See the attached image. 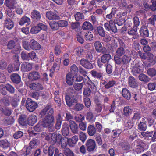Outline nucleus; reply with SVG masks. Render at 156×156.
<instances>
[{
  "mask_svg": "<svg viewBox=\"0 0 156 156\" xmlns=\"http://www.w3.org/2000/svg\"><path fill=\"white\" fill-rule=\"evenodd\" d=\"M44 118L41 122V124L44 127H51L54 123V117L52 115L44 116Z\"/></svg>",
  "mask_w": 156,
  "mask_h": 156,
  "instance_id": "obj_1",
  "label": "nucleus"
},
{
  "mask_svg": "<svg viewBox=\"0 0 156 156\" xmlns=\"http://www.w3.org/2000/svg\"><path fill=\"white\" fill-rule=\"evenodd\" d=\"M26 106L28 110L32 112L37 108L38 105L36 102L32 101L30 99L28 98L26 101Z\"/></svg>",
  "mask_w": 156,
  "mask_h": 156,
  "instance_id": "obj_2",
  "label": "nucleus"
},
{
  "mask_svg": "<svg viewBox=\"0 0 156 156\" xmlns=\"http://www.w3.org/2000/svg\"><path fill=\"white\" fill-rule=\"evenodd\" d=\"M53 112V110L51 107L50 106H47L41 112L40 115L41 117H44L50 115H52Z\"/></svg>",
  "mask_w": 156,
  "mask_h": 156,
  "instance_id": "obj_3",
  "label": "nucleus"
},
{
  "mask_svg": "<svg viewBox=\"0 0 156 156\" xmlns=\"http://www.w3.org/2000/svg\"><path fill=\"white\" fill-rule=\"evenodd\" d=\"M86 145L87 151L89 152L94 151L96 146L95 141L91 139H88L87 141Z\"/></svg>",
  "mask_w": 156,
  "mask_h": 156,
  "instance_id": "obj_4",
  "label": "nucleus"
},
{
  "mask_svg": "<svg viewBox=\"0 0 156 156\" xmlns=\"http://www.w3.org/2000/svg\"><path fill=\"white\" fill-rule=\"evenodd\" d=\"M89 61L84 58L82 59L80 61V64L85 68H92L95 67V65L91 63Z\"/></svg>",
  "mask_w": 156,
  "mask_h": 156,
  "instance_id": "obj_5",
  "label": "nucleus"
},
{
  "mask_svg": "<svg viewBox=\"0 0 156 156\" xmlns=\"http://www.w3.org/2000/svg\"><path fill=\"white\" fill-rule=\"evenodd\" d=\"M69 125L72 132L74 134H77L78 132V125L73 121H69Z\"/></svg>",
  "mask_w": 156,
  "mask_h": 156,
  "instance_id": "obj_6",
  "label": "nucleus"
},
{
  "mask_svg": "<svg viewBox=\"0 0 156 156\" xmlns=\"http://www.w3.org/2000/svg\"><path fill=\"white\" fill-rule=\"evenodd\" d=\"M128 83L129 86L133 88L137 87L138 85L136 80L132 76L129 78Z\"/></svg>",
  "mask_w": 156,
  "mask_h": 156,
  "instance_id": "obj_7",
  "label": "nucleus"
},
{
  "mask_svg": "<svg viewBox=\"0 0 156 156\" xmlns=\"http://www.w3.org/2000/svg\"><path fill=\"white\" fill-rule=\"evenodd\" d=\"M29 87L31 89L35 90H40L43 89L41 84L39 83H33L29 85Z\"/></svg>",
  "mask_w": 156,
  "mask_h": 156,
  "instance_id": "obj_8",
  "label": "nucleus"
},
{
  "mask_svg": "<svg viewBox=\"0 0 156 156\" xmlns=\"http://www.w3.org/2000/svg\"><path fill=\"white\" fill-rule=\"evenodd\" d=\"M16 0H5V4L9 8H14L17 4Z\"/></svg>",
  "mask_w": 156,
  "mask_h": 156,
  "instance_id": "obj_9",
  "label": "nucleus"
},
{
  "mask_svg": "<svg viewBox=\"0 0 156 156\" xmlns=\"http://www.w3.org/2000/svg\"><path fill=\"white\" fill-rule=\"evenodd\" d=\"M30 46L32 49L34 50H39L41 48L39 44L34 39H32L30 41Z\"/></svg>",
  "mask_w": 156,
  "mask_h": 156,
  "instance_id": "obj_10",
  "label": "nucleus"
},
{
  "mask_svg": "<svg viewBox=\"0 0 156 156\" xmlns=\"http://www.w3.org/2000/svg\"><path fill=\"white\" fill-rule=\"evenodd\" d=\"M62 132L63 136H66L69 135V130L68 124L67 123H64L62 126Z\"/></svg>",
  "mask_w": 156,
  "mask_h": 156,
  "instance_id": "obj_11",
  "label": "nucleus"
},
{
  "mask_svg": "<svg viewBox=\"0 0 156 156\" xmlns=\"http://www.w3.org/2000/svg\"><path fill=\"white\" fill-rule=\"evenodd\" d=\"M28 77L30 80H34L39 79L40 76L38 73L34 71L29 73Z\"/></svg>",
  "mask_w": 156,
  "mask_h": 156,
  "instance_id": "obj_12",
  "label": "nucleus"
},
{
  "mask_svg": "<svg viewBox=\"0 0 156 156\" xmlns=\"http://www.w3.org/2000/svg\"><path fill=\"white\" fill-rule=\"evenodd\" d=\"M62 136L60 134H57L54 133L51 134V142L54 144Z\"/></svg>",
  "mask_w": 156,
  "mask_h": 156,
  "instance_id": "obj_13",
  "label": "nucleus"
},
{
  "mask_svg": "<svg viewBox=\"0 0 156 156\" xmlns=\"http://www.w3.org/2000/svg\"><path fill=\"white\" fill-rule=\"evenodd\" d=\"M46 16L49 20L58 19L59 18L55 13L51 11L47 12Z\"/></svg>",
  "mask_w": 156,
  "mask_h": 156,
  "instance_id": "obj_14",
  "label": "nucleus"
},
{
  "mask_svg": "<svg viewBox=\"0 0 156 156\" xmlns=\"http://www.w3.org/2000/svg\"><path fill=\"white\" fill-rule=\"evenodd\" d=\"M140 34L143 37H147L149 35L147 27L145 26H143L140 30Z\"/></svg>",
  "mask_w": 156,
  "mask_h": 156,
  "instance_id": "obj_15",
  "label": "nucleus"
},
{
  "mask_svg": "<svg viewBox=\"0 0 156 156\" xmlns=\"http://www.w3.org/2000/svg\"><path fill=\"white\" fill-rule=\"evenodd\" d=\"M82 28L85 30H93V27L91 23L89 22L85 21L83 24Z\"/></svg>",
  "mask_w": 156,
  "mask_h": 156,
  "instance_id": "obj_16",
  "label": "nucleus"
},
{
  "mask_svg": "<svg viewBox=\"0 0 156 156\" xmlns=\"http://www.w3.org/2000/svg\"><path fill=\"white\" fill-rule=\"evenodd\" d=\"M66 100L67 105L69 107L72 105L73 103L77 101L76 99L71 98L69 96L66 95Z\"/></svg>",
  "mask_w": 156,
  "mask_h": 156,
  "instance_id": "obj_17",
  "label": "nucleus"
},
{
  "mask_svg": "<svg viewBox=\"0 0 156 156\" xmlns=\"http://www.w3.org/2000/svg\"><path fill=\"white\" fill-rule=\"evenodd\" d=\"M31 18L34 20H39L41 18V15L39 12L34 10L31 13Z\"/></svg>",
  "mask_w": 156,
  "mask_h": 156,
  "instance_id": "obj_18",
  "label": "nucleus"
},
{
  "mask_svg": "<svg viewBox=\"0 0 156 156\" xmlns=\"http://www.w3.org/2000/svg\"><path fill=\"white\" fill-rule=\"evenodd\" d=\"M87 133L90 136H93L96 133L95 128L93 125H90L87 128Z\"/></svg>",
  "mask_w": 156,
  "mask_h": 156,
  "instance_id": "obj_19",
  "label": "nucleus"
},
{
  "mask_svg": "<svg viewBox=\"0 0 156 156\" xmlns=\"http://www.w3.org/2000/svg\"><path fill=\"white\" fill-rule=\"evenodd\" d=\"M37 117L34 115H30L28 119V123L29 125L32 126L34 124L36 123L37 121Z\"/></svg>",
  "mask_w": 156,
  "mask_h": 156,
  "instance_id": "obj_20",
  "label": "nucleus"
},
{
  "mask_svg": "<svg viewBox=\"0 0 156 156\" xmlns=\"http://www.w3.org/2000/svg\"><path fill=\"white\" fill-rule=\"evenodd\" d=\"M11 77L12 81L15 83H19L21 81L20 77L17 74H12Z\"/></svg>",
  "mask_w": 156,
  "mask_h": 156,
  "instance_id": "obj_21",
  "label": "nucleus"
},
{
  "mask_svg": "<svg viewBox=\"0 0 156 156\" xmlns=\"http://www.w3.org/2000/svg\"><path fill=\"white\" fill-rule=\"evenodd\" d=\"M122 96L126 99L129 100L131 98V94L129 91L126 88H123L122 91Z\"/></svg>",
  "mask_w": 156,
  "mask_h": 156,
  "instance_id": "obj_22",
  "label": "nucleus"
},
{
  "mask_svg": "<svg viewBox=\"0 0 156 156\" xmlns=\"http://www.w3.org/2000/svg\"><path fill=\"white\" fill-rule=\"evenodd\" d=\"M30 23V20L29 18L24 16L20 20L19 22V24L21 26H23L26 23L27 25H29Z\"/></svg>",
  "mask_w": 156,
  "mask_h": 156,
  "instance_id": "obj_23",
  "label": "nucleus"
},
{
  "mask_svg": "<svg viewBox=\"0 0 156 156\" xmlns=\"http://www.w3.org/2000/svg\"><path fill=\"white\" fill-rule=\"evenodd\" d=\"M69 145L71 146H73L77 142L78 138L77 136L74 135L72 138H68Z\"/></svg>",
  "mask_w": 156,
  "mask_h": 156,
  "instance_id": "obj_24",
  "label": "nucleus"
},
{
  "mask_svg": "<svg viewBox=\"0 0 156 156\" xmlns=\"http://www.w3.org/2000/svg\"><path fill=\"white\" fill-rule=\"evenodd\" d=\"M5 27L8 29H11L13 28L14 24L12 21L9 18H7L5 22Z\"/></svg>",
  "mask_w": 156,
  "mask_h": 156,
  "instance_id": "obj_25",
  "label": "nucleus"
},
{
  "mask_svg": "<svg viewBox=\"0 0 156 156\" xmlns=\"http://www.w3.org/2000/svg\"><path fill=\"white\" fill-rule=\"evenodd\" d=\"M60 141L62 147L65 148L67 146V144H69V139L66 137L62 138L59 139Z\"/></svg>",
  "mask_w": 156,
  "mask_h": 156,
  "instance_id": "obj_26",
  "label": "nucleus"
},
{
  "mask_svg": "<svg viewBox=\"0 0 156 156\" xmlns=\"http://www.w3.org/2000/svg\"><path fill=\"white\" fill-rule=\"evenodd\" d=\"M138 77L140 81L145 82H148L150 80V79L147 75L142 73L140 74Z\"/></svg>",
  "mask_w": 156,
  "mask_h": 156,
  "instance_id": "obj_27",
  "label": "nucleus"
},
{
  "mask_svg": "<svg viewBox=\"0 0 156 156\" xmlns=\"http://www.w3.org/2000/svg\"><path fill=\"white\" fill-rule=\"evenodd\" d=\"M49 24L51 28L53 30H58L59 28V26L58 25V22H56L55 21H50L49 22Z\"/></svg>",
  "mask_w": 156,
  "mask_h": 156,
  "instance_id": "obj_28",
  "label": "nucleus"
},
{
  "mask_svg": "<svg viewBox=\"0 0 156 156\" xmlns=\"http://www.w3.org/2000/svg\"><path fill=\"white\" fill-rule=\"evenodd\" d=\"M96 105L95 106V111L97 112H100L102 109V105L101 104L100 101L98 100L96 101Z\"/></svg>",
  "mask_w": 156,
  "mask_h": 156,
  "instance_id": "obj_29",
  "label": "nucleus"
},
{
  "mask_svg": "<svg viewBox=\"0 0 156 156\" xmlns=\"http://www.w3.org/2000/svg\"><path fill=\"white\" fill-rule=\"evenodd\" d=\"M111 55L108 54H105L104 55L101 57V61L103 63H106L111 59Z\"/></svg>",
  "mask_w": 156,
  "mask_h": 156,
  "instance_id": "obj_30",
  "label": "nucleus"
},
{
  "mask_svg": "<svg viewBox=\"0 0 156 156\" xmlns=\"http://www.w3.org/2000/svg\"><path fill=\"white\" fill-rule=\"evenodd\" d=\"M45 147L47 148V149H48L49 155V156H52L55 149L54 145H51L49 147L47 146H46Z\"/></svg>",
  "mask_w": 156,
  "mask_h": 156,
  "instance_id": "obj_31",
  "label": "nucleus"
},
{
  "mask_svg": "<svg viewBox=\"0 0 156 156\" xmlns=\"http://www.w3.org/2000/svg\"><path fill=\"white\" fill-rule=\"evenodd\" d=\"M93 35L91 32H87L85 34V38L87 41H90L93 40Z\"/></svg>",
  "mask_w": 156,
  "mask_h": 156,
  "instance_id": "obj_32",
  "label": "nucleus"
},
{
  "mask_svg": "<svg viewBox=\"0 0 156 156\" xmlns=\"http://www.w3.org/2000/svg\"><path fill=\"white\" fill-rule=\"evenodd\" d=\"M110 26L111 28V30L114 32L115 33L117 32V29L115 25V23L113 20H111L109 22Z\"/></svg>",
  "mask_w": 156,
  "mask_h": 156,
  "instance_id": "obj_33",
  "label": "nucleus"
},
{
  "mask_svg": "<svg viewBox=\"0 0 156 156\" xmlns=\"http://www.w3.org/2000/svg\"><path fill=\"white\" fill-rule=\"evenodd\" d=\"M84 51L83 48H78L75 49V53L77 55L80 56L83 55L84 53Z\"/></svg>",
  "mask_w": 156,
  "mask_h": 156,
  "instance_id": "obj_34",
  "label": "nucleus"
},
{
  "mask_svg": "<svg viewBox=\"0 0 156 156\" xmlns=\"http://www.w3.org/2000/svg\"><path fill=\"white\" fill-rule=\"evenodd\" d=\"M148 60L151 64L153 65L155 63L156 57L154 58L153 55L151 53H149L148 54Z\"/></svg>",
  "mask_w": 156,
  "mask_h": 156,
  "instance_id": "obj_35",
  "label": "nucleus"
},
{
  "mask_svg": "<svg viewBox=\"0 0 156 156\" xmlns=\"http://www.w3.org/2000/svg\"><path fill=\"white\" fill-rule=\"evenodd\" d=\"M86 119L89 122L92 123L95 121V118L93 114L90 112H88L87 115Z\"/></svg>",
  "mask_w": 156,
  "mask_h": 156,
  "instance_id": "obj_36",
  "label": "nucleus"
},
{
  "mask_svg": "<svg viewBox=\"0 0 156 156\" xmlns=\"http://www.w3.org/2000/svg\"><path fill=\"white\" fill-rule=\"evenodd\" d=\"M126 13L125 12H120L118 13L117 15V16L119 17V20H121L123 22L125 21L124 16L126 15Z\"/></svg>",
  "mask_w": 156,
  "mask_h": 156,
  "instance_id": "obj_37",
  "label": "nucleus"
},
{
  "mask_svg": "<svg viewBox=\"0 0 156 156\" xmlns=\"http://www.w3.org/2000/svg\"><path fill=\"white\" fill-rule=\"evenodd\" d=\"M66 82L69 85H72L73 83V79L72 76L68 73L66 76Z\"/></svg>",
  "mask_w": 156,
  "mask_h": 156,
  "instance_id": "obj_38",
  "label": "nucleus"
},
{
  "mask_svg": "<svg viewBox=\"0 0 156 156\" xmlns=\"http://www.w3.org/2000/svg\"><path fill=\"white\" fill-rule=\"evenodd\" d=\"M16 60V65H9L8 67V68H19L20 67V64L18 60V56L17 55H16L15 57Z\"/></svg>",
  "mask_w": 156,
  "mask_h": 156,
  "instance_id": "obj_39",
  "label": "nucleus"
},
{
  "mask_svg": "<svg viewBox=\"0 0 156 156\" xmlns=\"http://www.w3.org/2000/svg\"><path fill=\"white\" fill-rule=\"evenodd\" d=\"M94 46L96 51L98 52H100L102 49V46L99 41H96L94 43Z\"/></svg>",
  "mask_w": 156,
  "mask_h": 156,
  "instance_id": "obj_40",
  "label": "nucleus"
},
{
  "mask_svg": "<svg viewBox=\"0 0 156 156\" xmlns=\"http://www.w3.org/2000/svg\"><path fill=\"white\" fill-rule=\"evenodd\" d=\"M74 119L76 122H80L84 120V117L82 115L78 114L75 116Z\"/></svg>",
  "mask_w": 156,
  "mask_h": 156,
  "instance_id": "obj_41",
  "label": "nucleus"
},
{
  "mask_svg": "<svg viewBox=\"0 0 156 156\" xmlns=\"http://www.w3.org/2000/svg\"><path fill=\"white\" fill-rule=\"evenodd\" d=\"M124 115L126 116H128L130 115L132 112V109L129 107H125L123 109Z\"/></svg>",
  "mask_w": 156,
  "mask_h": 156,
  "instance_id": "obj_42",
  "label": "nucleus"
},
{
  "mask_svg": "<svg viewBox=\"0 0 156 156\" xmlns=\"http://www.w3.org/2000/svg\"><path fill=\"white\" fill-rule=\"evenodd\" d=\"M83 85L82 83H75L73 84V87L76 90L80 91L82 90Z\"/></svg>",
  "mask_w": 156,
  "mask_h": 156,
  "instance_id": "obj_43",
  "label": "nucleus"
},
{
  "mask_svg": "<svg viewBox=\"0 0 156 156\" xmlns=\"http://www.w3.org/2000/svg\"><path fill=\"white\" fill-rule=\"evenodd\" d=\"M58 22L59 27H63L67 26L68 25V22L65 20H59Z\"/></svg>",
  "mask_w": 156,
  "mask_h": 156,
  "instance_id": "obj_44",
  "label": "nucleus"
},
{
  "mask_svg": "<svg viewBox=\"0 0 156 156\" xmlns=\"http://www.w3.org/2000/svg\"><path fill=\"white\" fill-rule=\"evenodd\" d=\"M77 39L78 41L80 43L82 44L84 42V40L83 37V33L80 32L77 35Z\"/></svg>",
  "mask_w": 156,
  "mask_h": 156,
  "instance_id": "obj_45",
  "label": "nucleus"
},
{
  "mask_svg": "<svg viewBox=\"0 0 156 156\" xmlns=\"http://www.w3.org/2000/svg\"><path fill=\"white\" fill-rule=\"evenodd\" d=\"M62 122V119L60 115H59L58 118L57 119L56 123V128L57 129H60Z\"/></svg>",
  "mask_w": 156,
  "mask_h": 156,
  "instance_id": "obj_46",
  "label": "nucleus"
},
{
  "mask_svg": "<svg viewBox=\"0 0 156 156\" xmlns=\"http://www.w3.org/2000/svg\"><path fill=\"white\" fill-rule=\"evenodd\" d=\"M75 20L76 21H79L80 20H83L84 18L83 14L80 12H77L75 15Z\"/></svg>",
  "mask_w": 156,
  "mask_h": 156,
  "instance_id": "obj_47",
  "label": "nucleus"
},
{
  "mask_svg": "<svg viewBox=\"0 0 156 156\" xmlns=\"http://www.w3.org/2000/svg\"><path fill=\"white\" fill-rule=\"evenodd\" d=\"M43 126L41 124V122L37 124L34 127V130L37 132H39L43 130Z\"/></svg>",
  "mask_w": 156,
  "mask_h": 156,
  "instance_id": "obj_48",
  "label": "nucleus"
},
{
  "mask_svg": "<svg viewBox=\"0 0 156 156\" xmlns=\"http://www.w3.org/2000/svg\"><path fill=\"white\" fill-rule=\"evenodd\" d=\"M3 112L5 115H9L11 113V110L9 109L5 108L4 110L2 108H0V113Z\"/></svg>",
  "mask_w": 156,
  "mask_h": 156,
  "instance_id": "obj_49",
  "label": "nucleus"
},
{
  "mask_svg": "<svg viewBox=\"0 0 156 156\" xmlns=\"http://www.w3.org/2000/svg\"><path fill=\"white\" fill-rule=\"evenodd\" d=\"M80 140L83 142H84L87 139V136L86 133L83 132H80L79 135Z\"/></svg>",
  "mask_w": 156,
  "mask_h": 156,
  "instance_id": "obj_50",
  "label": "nucleus"
},
{
  "mask_svg": "<svg viewBox=\"0 0 156 156\" xmlns=\"http://www.w3.org/2000/svg\"><path fill=\"white\" fill-rule=\"evenodd\" d=\"M39 29L38 26V25L36 26H34L32 27L31 30L30 32L33 34H35L37 33L40 31Z\"/></svg>",
  "mask_w": 156,
  "mask_h": 156,
  "instance_id": "obj_51",
  "label": "nucleus"
},
{
  "mask_svg": "<svg viewBox=\"0 0 156 156\" xmlns=\"http://www.w3.org/2000/svg\"><path fill=\"white\" fill-rule=\"evenodd\" d=\"M6 90V86H5L3 84H1L0 85V91L3 94H6L7 93Z\"/></svg>",
  "mask_w": 156,
  "mask_h": 156,
  "instance_id": "obj_52",
  "label": "nucleus"
},
{
  "mask_svg": "<svg viewBox=\"0 0 156 156\" xmlns=\"http://www.w3.org/2000/svg\"><path fill=\"white\" fill-rule=\"evenodd\" d=\"M147 74L151 77L155 76L156 74V70L155 69H148L147 70Z\"/></svg>",
  "mask_w": 156,
  "mask_h": 156,
  "instance_id": "obj_53",
  "label": "nucleus"
},
{
  "mask_svg": "<svg viewBox=\"0 0 156 156\" xmlns=\"http://www.w3.org/2000/svg\"><path fill=\"white\" fill-rule=\"evenodd\" d=\"M138 126V129L140 130L145 131L146 129V125L144 123L140 122Z\"/></svg>",
  "mask_w": 156,
  "mask_h": 156,
  "instance_id": "obj_54",
  "label": "nucleus"
},
{
  "mask_svg": "<svg viewBox=\"0 0 156 156\" xmlns=\"http://www.w3.org/2000/svg\"><path fill=\"white\" fill-rule=\"evenodd\" d=\"M0 144L3 148H7L9 146L10 143L6 140H2L0 141Z\"/></svg>",
  "mask_w": 156,
  "mask_h": 156,
  "instance_id": "obj_55",
  "label": "nucleus"
},
{
  "mask_svg": "<svg viewBox=\"0 0 156 156\" xmlns=\"http://www.w3.org/2000/svg\"><path fill=\"white\" fill-rule=\"evenodd\" d=\"M117 55L119 56H122L124 53V48L122 47H120L117 49L116 51Z\"/></svg>",
  "mask_w": 156,
  "mask_h": 156,
  "instance_id": "obj_56",
  "label": "nucleus"
},
{
  "mask_svg": "<svg viewBox=\"0 0 156 156\" xmlns=\"http://www.w3.org/2000/svg\"><path fill=\"white\" fill-rule=\"evenodd\" d=\"M131 59V58L129 56L125 55L123 57L122 61L124 63H128Z\"/></svg>",
  "mask_w": 156,
  "mask_h": 156,
  "instance_id": "obj_57",
  "label": "nucleus"
},
{
  "mask_svg": "<svg viewBox=\"0 0 156 156\" xmlns=\"http://www.w3.org/2000/svg\"><path fill=\"white\" fill-rule=\"evenodd\" d=\"M148 89L152 91L156 88V84L154 83H150L148 84Z\"/></svg>",
  "mask_w": 156,
  "mask_h": 156,
  "instance_id": "obj_58",
  "label": "nucleus"
},
{
  "mask_svg": "<svg viewBox=\"0 0 156 156\" xmlns=\"http://www.w3.org/2000/svg\"><path fill=\"white\" fill-rule=\"evenodd\" d=\"M80 129L82 131L86 130L87 124L85 122H81L79 124Z\"/></svg>",
  "mask_w": 156,
  "mask_h": 156,
  "instance_id": "obj_59",
  "label": "nucleus"
},
{
  "mask_svg": "<svg viewBox=\"0 0 156 156\" xmlns=\"http://www.w3.org/2000/svg\"><path fill=\"white\" fill-rule=\"evenodd\" d=\"M97 30L98 34L102 37H104L105 35V33L103 28L101 27H98Z\"/></svg>",
  "mask_w": 156,
  "mask_h": 156,
  "instance_id": "obj_60",
  "label": "nucleus"
},
{
  "mask_svg": "<svg viewBox=\"0 0 156 156\" xmlns=\"http://www.w3.org/2000/svg\"><path fill=\"white\" fill-rule=\"evenodd\" d=\"M15 44L14 41H9L7 45L8 48L9 49H15Z\"/></svg>",
  "mask_w": 156,
  "mask_h": 156,
  "instance_id": "obj_61",
  "label": "nucleus"
},
{
  "mask_svg": "<svg viewBox=\"0 0 156 156\" xmlns=\"http://www.w3.org/2000/svg\"><path fill=\"white\" fill-rule=\"evenodd\" d=\"M115 83V82L114 81L112 80L110 81L109 82L105 84V87L107 89L109 88L113 87Z\"/></svg>",
  "mask_w": 156,
  "mask_h": 156,
  "instance_id": "obj_62",
  "label": "nucleus"
},
{
  "mask_svg": "<svg viewBox=\"0 0 156 156\" xmlns=\"http://www.w3.org/2000/svg\"><path fill=\"white\" fill-rule=\"evenodd\" d=\"M133 122L131 120H129L125 124V127L126 129L131 128L133 125Z\"/></svg>",
  "mask_w": 156,
  "mask_h": 156,
  "instance_id": "obj_63",
  "label": "nucleus"
},
{
  "mask_svg": "<svg viewBox=\"0 0 156 156\" xmlns=\"http://www.w3.org/2000/svg\"><path fill=\"white\" fill-rule=\"evenodd\" d=\"M23 135V133L21 131L16 132L14 134V137L16 139H18L21 137Z\"/></svg>",
  "mask_w": 156,
  "mask_h": 156,
  "instance_id": "obj_64",
  "label": "nucleus"
}]
</instances>
